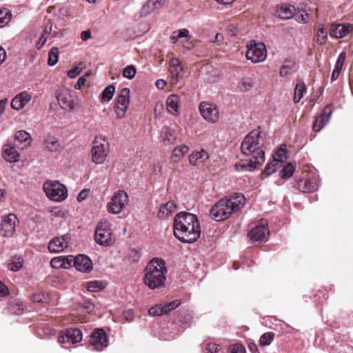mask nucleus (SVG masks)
I'll use <instances>...</instances> for the list:
<instances>
[{"label":"nucleus","instance_id":"obj_1","mask_svg":"<svg viewBox=\"0 0 353 353\" xmlns=\"http://www.w3.org/2000/svg\"><path fill=\"white\" fill-rule=\"evenodd\" d=\"M264 145V139L261 132L253 130L250 132L241 143V150L243 154L251 156L245 163L235 164L236 171H253L265 161V152L261 149Z\"/></svg>","mask_w":353,"mask_h":353},{"label":"nucleus","instance_id":"obj_2","mask_svg":"<svg viewBox=\"0 0 353 353\" xmlns=\"http://www.w3.org/2000/svg\"><path fill=\"white\" fill-rule=\"evenodd\" d=\"M174 234L183 243H193L201 235V227L197 216L187 212L178 213L174 219Z\"/></svg>","mask_w":353,"mask_h":353},{"label":"nucleus","instance_id":"obj_3","mask_svg":"<svg viewBox=\"0 0 353 353\" xmlns=\"http://www.w3.org/2000/svg\"><path fill=\"white\" fill-rule=\"evenodd\" d=\"M245 203L243 194H238L230 198L220 199L210 210L211 218L216 221H224L237 212Z\"/></svg>","mask_w":353,"mask_h":353},{"label":"nucleus","instance_id":"obj_4","mask_svg":"<svg viewBox=\"0 0 353 353\" xmlns=\"http://www.w3.org/2000/svg\"><path fill=\"white\" fill-rule=\"evenodd\" d=\"M167 268L162 259L154 258L144 270V283L150 289L160 288L165 285Z\"/></svg>","mask_w":353,"mask_h":353},{"label":"nucleus","instance_id":"obj_5","mask_svg":"<svg viewBox=\"0 0 353 353\" xmlns=\"http://www.w3.org/2000/svg\"><path fill=\"white\" fill-rule=\"evenodd\" d=\"M110 223L105 220H101L95 230V240L101 245L108 246L114 243V239L112 236V230Z\"/></svg>","mask_w":353,"mask_h":353},{"label":"nucleus","instance_id":"obj_6","mask_svg":"<svg viewBox=\"0 0 353 353\" xmlns=\"http://www.w3.org/2000/svg\"><path fill=\"white\" fill-rule=\"evenodd\" d=\"M43 190L46 196L54 201H61L66 199L68 190L65 185L58 181L46 182Z\"/></svg>","mask_w":353,"mask_h":353},{"label":"nucleus","instance_id":"obj_7","mask_svg":"<svg viewBox=\"0 0 353 353\" xmlns=\"http://www.w3.org/2000/svg\"><path fill=\"white\" fill-rule=\"evenodd\" d=\"M128 202V194L122 190H118L112 196L107 205L108 211L112 214L120 213Z\"/></svg>","mask_w":353,"mask_h":353},{"label":"nucleus","instance_id":"obj_8","mask_svg":"<svg viewBox=\"0 0 353 353\" xmlns=\"http://www.w3.org/2000/svg\"><path fill=\"white\" fill-rule=\"evenodd\" d=\"M247 47L246 58L253 63H259L266 59L267 51L263 43H256L254 41H252Z\"/></svg>","mask_w":353,"mask_h":353},{"label":"nucleus","instance_id":"obj_9","mask_svg":"<svg viewBox=\"0 0 353 353\" xmlns=\"http://www.w3.org/2000/svg\"><path fill=\"white\" fill-rule=\"evenodd\" d=\"M19 220L14 214H9L6 216H1L0 223V236L3 237H11L13 236L17 223Z\"/></svg>","mask_w":353,"mask_h":353},{"label":"nucleus","instance_id":"obj_10","mask_svg":"<svg viewBox=\"0 0 353 353\" xmlns=\"http://www.w3.org/2000/svg\"><path fill=\"white\" fill-rule=\"evenodd\" d=\"M108 152V143L105 140H103V142H101L96 139L93 142L92 149V161L97 164L102 163L105 161Z\"/></svg>","mask_w":353,"mask_h":353},{"label":"nucleus","instance_id":"obj_11","mask_svg":"<svg viewBox=\"0 0 353 353\" xmlns=\"http://www.w3.org/2000/svg\"><path fill=\"white\" fill-rule=\"evenodd\" d=\"M130 89L128 88H123L118 95L116 101L114 112L118 118L124 117L126 110L130 104Z\"/></svg>","mask_w":353,"mask_h":353},{"label":"nucleus","instance_id":"obj_12","mask_svg":"<svg viewBox=\"0 0 353 353\" xmlns=\"http://www.w3.org/2000/svg\"><path fill=\"white\" fill-rule=\"evenodd\" d=\"M199 110L201 116L206 121L212 123L218 121L219 111L215 105L202 102L199 105Z\"/></svg>","mask_w":353,"mask_h":353},{"label":"nucleus","instance_id":"obj_13","mask_svg":"<svg viewBox=\"0 0 353 353\" xmlns=\"http://www.w3.org/2000/svg\"><path fill=\"white\" fill-rule=\"evenodd\" d=\"M90 344L94 350L101 351L108 345L105 332L102 328L95 329L91 334Z\"/></svg>","mask_w":353,"mask_h":353},{"label":"nucleus","instance_id":"obj_14","mask_svg":"<svg viewBox=\"0 0 353 353\" xmlns=\"http://www.w3.org/2000/svg\"><path fill=\"white\" fill-rule=\"evenodd\" d=\"M333 107L332 105H326L322 110L321 113L315 119L313 123V130L315 132H320L321 129L328 123L330 118L333 112Z\"/></svg>","mask_w":353,"mask_h":353},{"label":"nucleus","instance_id":"obj_15","mask_svg":"<svg viewBox=\"0 0 353 353\" xmlns=\"http://www.w3.org/2000/svg\"><path fill=\"white\" fill-rule=\"evenodd\" d=\"M184 68L181 61L177 58H172L170 61V73L171 75V83L176 85L183 77Z\"/></svg>","mask_w":353,"mask_h":353},{"label":"nucleus","instance_id":"obj_16","mask_svg":"<svg viewBox=\"0 0 353 353\" xmlns=\"http://www.w3.org/2000/svg\"><path fill=\"white\" fill-rule=\"evenodd\" d=\"M70 259L73 261V265L79 272H89L92 269V261L85 255L79 254Z\"/></svg>","mask_w":353,"mask_h":353},{"label":"nucleus","instance_id":"obj_17","mask_svg":"<svg viewBox=\"0 0 353 353\" xmlns=\"http://www.w3.org/2000/svg\"><path fill=\"white\" fill-rule=\"evenodd\" d=\"M56 98L62 109H73V103L69 90L59 88L56 92Z\"/></svg>","mask_w":353,"mask_h":353},{"label":"nucleus","instance_id":"obj_18","mask_svg":"<svg viewBox=\"0 0 353 353\" xmlns=\"http://www.w3.org/2000/svg\"><path fill=\"white\" fill-rule=\"evenodd\" d=\"M269 235V230L265 225H256L248 233V236L254 241L265 242Z\"/></svg>","mask_w":353,"mask_h":353},{"label":"nucleus","instance_id":"obj_19","mask_svg":"<svg viewBox=\"0 0 353 353\" xmlns=\"http://www.w3.org/2000/svg\"><path fill=\"white\" fill-rule=\"evenodd\" d=\"M352 31L353 25L350 23H339L332 26L330 34L332 37L343 38L347 36Z\"/></svg>","mask_w":353,"mask_h":353},{"label":"nucleus","instance_id":"obj_20","mask_svg":"<svg viewBox=\"0 0 353 353\" xmlns=\"http://www.w3.org/2000/svg\"><path fill=\"white\" fill-rule=\"evenodd\" d=\"M68 240L69 237L67 235L54 238L48 244V250L51 252H62L68 247Z\"/></svg>","mask_w":353,"mask_h":353},{"label":"nucleus","instance_id":"obj_21","mask_svg":"<svg viewBox=\"0 0 353 353\" xmlns=\"http://www.w3.org/2000/svg\"><path fill=\"white\" fill-rule=\"evenodd\" d=\"M30 99L31 97L28 92H21L12 100L11 107L16 110H19L30 101Z\"/></svg>","mask_w":353,"mask_h":353},{"label":"nucleus","instance_id":"obj_22","mask_svg":"<svg viewBox=\"0 0 353 353\" xmlns=\"http://www.w3.org/2000/svg\"><path fill=\"white\" fill-rule=\"evenodd\" d=\"M3 157L8 162H17L19 161V153L14 146L11 144H5L3 147Z\"/></svg>","mask_w":353,"mask_h":353},{"label":"nucleus","instance_id":"obj_23","mask_svg":"<svg viewBox=\"0 0 353 353\" xmlns=\"http://www.w3.org/2000/svg\"><path fill=\"white\" fill-rule=\"evenodd\" d=\"M161 141L166 145L173 144L176 139V132L168 126H164L161 129Z\"/></svg>","mask_w":353,"mask_h":353},{"label":"nucleus","instance_id":"obj_24","mask_svg":"<svg viewBox=\"0 0 353 353\" xmlns=\"http://www.w3.org/2000/svg\"><path fill=\"white\" fill-rule=\"evenodd\" d=\"M160 2L158 0H148L144 3L139 11L140 17H147L152 14L157 8Z\"/></svg>","mask_w":353,"mask_h":353},{"label":"nucleus","instance_id":"obj_25","mask_svg":"<svg viewBox=\"0 0 353 353\" xmlns=\"http://www.w3.org/2000/svg\"><path fill=\"white\" fill-rule=\"evenodd\" d=\"M175 208L176 205L172 201L161 205L159 210L158 217L161 219L168 218L172 212H174Z\"/></svg>","mask_w":353,"mask_h":353},{"label":"nucleus","instance_id":"obj_26","mask_svg":"<svg viewBox=\"0 0 353 353\" xmlns=\"http://www.w3.org/2000/svg\"><path fill=\"white\" fill-rule=\"evenodd\" d=\"M208 158V153L205 150H201V151L192 152L189 157V161L190 164L196 165L205 161Z\"/></svg>","mask_w":353,"mask_h":353},{"label":"nucleus","instance_id":"obj_27","mask_svg":"<svg viewBox=\"0 0 353 353\" xmlns=\"http://www.w3.org/2000/svg\"><path fill=\"white\" fill-rule=\"evenodd\" d=\"M295 8L290 4H283L278 10V15L283 19H291L295 13Z\"/></svg>","mask_w":353,"mask_h":353},{"label":"nucleus","instance_id":"obj_28","mask_svg":"<svg viewBox=\"0 0 353 353\" xmlns=\"http://www.w3.org/2000/svg\"><path fill=\"white\" fill-rule=\"evenodd\" d=\"M179 97L176 94H171L166 100V106L168 112L175 115L178 113Z\"/></svg>","mask_w":353,"mask_h":353},{"label":"nucleus","instance_id":"obj_29","mask_svg":"<svg viewBox=\"0 0 353 353\" xmlns=\"http://www.w3.org/2000/svg\"><path fill=\"white\" fill-rule=\"evenodd\" d=\"M295 68V61L293 59H286L281 68L280 75L281 77H287L292 74Z\"/></svg>","mask_w":353,"mask_h":353},{"label":"nucleus","instance_id":"obj_30","mask_svg":"<svg viewBox=\"0 0 353 353\" xmlns=\"http://www.w3.org/2000/svg\"><path fill=\"white\" fill-rule=\"evenodd\" d=\"M189 150V148L185 145H181L176 147L172 151V155L171 157L172 161L177 162L179 159L183 157Z\"/></svg>","mask_w":353,"mask_h":353},{"label":"nucleus","instance_id":"obj_31","mask_svg":"<svg viewBox=\"0 0 353 353\" xmlns=\"http://www.w3.org/2000/svg\"><path fill=\"white\" fill-rule=\"evenodd\" d=\"M68 336L72 343L80 342L83 337L81 331L78 328L68 329Z\"/></svg>","mask_w":353,"mask_h":353},{"label":"nucleus","instance_id":"obj_32","mask_svg":"<svg viewBox=\"0 0 353 353\" xmlns=\"http://www.w3.org/2000/svg\"><path fill=\"white\" fill-rule=\"evenodd\" d=\"M115 92V87L113 85H109L107 86L101 93V102L110 101Z\"/></svg>","mask_w":353,"mask_h":353},{"label":"nucleus","instance_id":"obj_33","mask_svg":"<svg viewBox=\"0 0 353 353\" xmlns=\"http://www.w3.org/2000/svg\"><path fill=\"white\" fill-rule=\"evenodd\" d=\"M296 168V164L294 163H288L286 165L283 167V168L280 172V176L283 179H288L290 177Z\"/></svg>","mask_w":353,"mask_h":353},{"label":"nucleus","instance_id":"obj_34","mask_svg":"<svg viewBox=\"0 0 353 353\" xmlns=\"http://www.w3.org/2000/svg\"><path fill=\"white\" fill-rule=\"evenodd\" d=\"M280 165L276 163V161H272L270 163L268 164L263 172L261 173V178L265 179L270 176L272 173L275 172L276 168L279 167Z\"/></svg>","mask_w":353,"mask_h":353},{"label":"nucleus","instance_id":"obj_35","mask_svg":"<svg viewBox=\"0 0 353 353\" xmlns=\"http://www.w3.org/2000/svg\"><path fill=\"white\" fill-rule=\"evenodd\" d=\"M15 141L28 145L30 143V135L25 130H19L15 134Z\"/></svg>","mask_w":353,"mask_h":353},{"label":"nucleus","instance_id":"obj_36","mask_svg":"<svg viewBox=\"0 0 353 353\" xmlns=\"http://www.w3.org/2000/svg\"><path fill=\"white\" fill-rule=\"evenodd\" d=\"M305 86L303 83H297L294 88V102L295 103L300 101L302 99L304 92H305Z\"/></svg>","mask_w":353,"mask_h":353},{"label":"nucleus","instance_id":"obj_37","mask_svg":"<svg viewBox=\"0 0 353 353\" xmlns=\"http://www.w3.org/2000/svg\"><path fill=\"white\" fill-rule=\"evenodd\" d=\"M254 86L252 80L250 78H243L239 83V87L241 91L248 92Z\"/></svg>","mask_w":353,"mask_h":353},{"label":"nucleus","instance_id":"obj_38","mask_svg":"<svg viewBox=\"0 0 353 353\" xmlns=\"http://www.w3.org/2000/svg\"><path fill=\"white\" fill-rule=\"evenodd\" d=\"M59 59V49L57 47H53L48 53V63L50 65H55Z\"/></svg>","mask_w":353,"mask_h":353},{"label":"nucleus","instance_id":"obj_39","mask_svg":"<svg viewBox=\"0 0 353 353\" xmlns=\"http://www.w3.org/2000/svg\"><path fill=\"white\" fill-rule=\"evenodd\" d=\"M23 263L22 258H14L8 264L9 269L13 272L19 271L23 267Z\"/></svg>","mask_w":353,"mask_h":353},{"label":"nucleus","instance_id":"obj_40","mask_svg":"<svg viewBox=\"0 0 353 353\" xmlns=\"http://www.w3.org/2000/svg\"><path fill=\"white\" fill-rule=\"evenodd\" d=\"M11 17V13L7 9H0V28L7 24Z\"/></svg>","mask_w":353,"mask_h":353},{"label":"nucleus","instance_id":"obj_41","mask_svg":"<svg viewBox=\"0 0 353 353\" xmlns=\"http://www.w3.org/2000/svg\"><path fill=\"white\" fill-rule=\"evenodd\" d=\"M327 40V32L323 25H320L317 31V42L321 45L325 43Z\"/></svg>","mask_w":353,"mask_h":353},{"label":"nucleus","instance_id":"obj_42","mask_svg":"<svg viewBox=\"0 0 353 353\" xmlns=\"http://www.w3.org/2000/svg\"><path fill=\"white\" fill-rule=\"evenodd\" d=\"M286 159V149L285 148H279L276 152L275 154L273 157V161H276L279 165H281V163Z\"/></svg>","mask_w":353,"mask_h":353},{"label":"nucleus","instance_id":"obj_43","mask_svg":"<svg viewBox=\"0 0 353 353\" xmlns=\"http://www.w3.org/2000/svg\"><path fill=\"white\" fill-rule=\"evenodd\" d=\"M274 336V334L272 332H266L263 334L259 340V343L262 346L268 345L271 343Z\"/></svg>","mask_w":353,"mask_h":353},{"label":"nucleus","instance_id":"obj_44","mask_svg":"<svg viewBox=\"0 0 353 353\" xmlns=\"http://www.w3.org/2000/svg\"><path fill=\"white\" fill-rule=\"evenodd\" d=\"M88 290L90 292H98L104 288L103 284L100 281H90L87 285Z\"/></svg>","mask_w":353,"mask_h":353},{"label":"nucleus","instance_id":"obj_45","mask_svg":"<svg viewBox=\"0 0 353 353\" xmlns=\"http://www.w3.org/2000/svg\"><path fill=\"white\" fill-rule=\"evenodd\" d=\"M136 68L132 65H128L123 70V76L125 78L132 79L136 74Z\"/></svg>","mask_w":353,"mask_h":353},{"label":"nucleus","instance_id":"obj_46","mask_svg":"<svg viewBox=\"0 0 353 353\" xmlns=\"http://www.w3.org/2000/svg\"><path fill=\"white\" fill-rule=\"evenodd\" d=\"M148 314L152 316H159L164 314L162 304L157 305L150 307L148 310Z\"/></svg>","mask_w":353,"mask_h":353},{"label":"nucleus","instance_id":"obj_47","mask_svg":"<svg viewBox=\"0 0 353 353\" xmlns=\"http://www.w3.org/2000/svg\"><path fill=\"white\" fill-rule=\"evenodd\" d=\"M46 146L50 151H56L58 149L59 144L57 141L48 139L46 141Z\"/></svg>","mask_w":353,"mask_h":353},{"label":"nucleus","instance_id":"obj_48","mask_svg":"<svg viewBox=\"0 0 353 353\" xmlns=\"http://www.w3.org/2000/svg\"><path fill=\"white\" fill-rule=\"evenodd\" d=\"M128 258L132 262H137L141 259V254L138 250L133 249L130 251Z\"/></svg>","mask_w":353,"mask_h":353},{"label":"nucleus","instance_id":"obj_49","mask_svg":"<svg viewBox=\"0 0 353 353\" xmlns=\"http://www.w3.org/2000/svg\"><path fill=\"white\" fill-rule=\"evenodd\" d=\"M62 256L53 258L50 261L51 267L55 269L63 268Z\"/></svg>","mask_w":353,"mask_h":353},{"label":"nucleus","instance_id":"obj_50","mask_svg":"<svg viewBox=\"0 0 353 353\" xmlns=\"http://www.w3.org/2000/svg\"><path fill=\"white\" fill-rule=\"evenodd\" d=\"M230 353H245V349L241 345L234 344L230 347Z\"/></svg>","mask_w":353,"mask_h":353},{"label":"nucleus","instance_id":"obj_51","mask_svg":"<svg viewBox=\"0 0 353 353\" xmlns=\"http://www.w3.org/2000/svg\"><path fill=\"white\" fill-rule=\"evenodd\" d=\"M89 76L88 74H85L81 77H80L77 81V83L75 84L74 88L76 89H81L83 85H85L87 77Z\"/></svg>","mask_w":353,"mask_h":353},{"label":"nucleus","instance_id":"obj_52","mask_svg":"<svg viewBox=\"0 0 353 353\" xmlns=\"http://www.w3.org/2000/svg\"><path fill=\"white\" fill-rule=\"evenodd\" d=\"M343 67L335 65L334 69L332 73L331 81H334L339 77Z\"/></svg>","mask_w":353,"mask_h":353},{"label":"nucleus","instance_id":"obj_53","mask_svg":"<svg viewBox=\"0 0 353 353\" xmlns=\"http://www.w3.org/2000/svg\"><path fill=\"white\" fill-rule=\"evenodd\" d=\"M70 257H73L72 256H62L63 259V268L68 269L70 268L73 265V261H70Z\"/></svg>","mask_w":353,"mask_h":353},{"label":"nucleus","instance_id":"obj_54","mask_svg":"<svg viewBox=\"0 0 353 353\" xmlns=\"http://www.w3.org/2000/svg\"><path fill=\"white\" fill-rule=\"evenodd\" d=\"M81 70L79 67L75 66L68 72V77L71 79L74 78L81 72Z\"/></svg>","mask_w":353,"mask_h":353},{"label":"nucleus","instance_id":"obj_55","mask_svg":"<svg viewBox=\"0 0 353 353\" xmlns=\"http://www.w3.org/2000/svg\"><path fill=\"white\" fill-rule=\"evenodd\" d=\"M346 54L345 52H341L336 60V65H339L341 67L343 66L345 60Z\"/></svg>","mask_w":353,"mask_h":353},{"label":"nucleus","instance_id":"obj_56","mask_svg":"<svg viewBox=\"0 0 353 353\" xmlns=\"http://www.w3.org/2000/svg\"><path fill=\"white\" fill-rule=\"evenodd\" d=\"M219 348V345H216V343H208L206 347V350L210 353L217 352Z\"/></svg>","mask_w":353,"mask_h":353},{"label":"nucleus","instance_id":"obj_57","mask_svg":"<svg viewBox=\"0 0 353 353\" xmlns=\"http://www.w3.org/2000/svg\"><path fill=\"white\" fill-rule=\"evenodd\" d=\"M89 192H90V190H83L82 191H81L79 192V194H78L77 196V200L79 201H83L84 199H85V198L88 196L89 194Z\"/></svg>","mask_w":353,"mask_h":353},{"label":"nucleus","instance_id":"obj_58","mask_svg":"<svg viewBox=\"0 0 353 353\" xmlns=\"http://www.w3.org/2000/svg\"><path fill=\"white\" fill-rule=\"evenodd\" d=\"M32 301L34 302L40 303L46 300L45 296L42 294H35L32 295Z\"/></svg>","mask_w":353,"mask_h":353},{"label":"nucleus","instance_id":"obj_59","mask_svg":"<svg viewBox=\"0 0 353 353\" xmlns=\"http://www.w3.org/2000/svg\"><path fill=\"white\" fill-rule=\"evenodd\" d=\"M305 186H308L305 190V192H314L316 190L315 184L309 180L305 181Z\"/></svg>","mask_w":353,"mask_h":353},{"label":"nucleus","instance_id":"obj_60","mask_svg":"<svg viewBox=\"0 0 353 353\" xmlns=\"http://www.w3.org/2000/svg\"><path fill=\"white\" fill-rule=\"evenodd\" d=\"M8 289L0 281V296H5L8 294Z\"/></svg>","mask_w":353,"mask_h":353},{"label":"nucleus","instance_id":"obj_61","mask_svg":"<svg viewBox=\"0 0 353 353\" xmlns=\"http://www.w3.org/2000/svg\"><path fill=\"white\" fill-rule=\"evenodd\" d=\"M69 337L68 336V330H65V332L63 334H61L59 336V342L61 343H65L69 342Z\"/></svg>","mask_w":353,"mask_h":353},{"label":"nucleus","instance_id":"obj_62","mask_svg":"<svg viewBox=\"0 0 353 353\" xmlns=\"http://www.w3.org/2000/svg\"><path fill=\"white\" fill-rule=\"evenodd\" d=\"M178 34V37L180 38L189 37V31L188 29L183 28L176 31Z\"/></svg>","mask_w":353,"mask_h":353},{"label":"nucleus","instance_id":"obj_63","mask_svg":"<svg viewBox=\"0 0 353 353\" xmlns=\"http://www.w3.org/2000/svg\"><path fill=\"white\" fill-rule=\"evenodd\" d=\"M167 304L168 305V307H170L171 308V310H173L180 305L181 301L179 299H176V300L172 301Z\"/></svg>","mask_w":353,"mask_h":353},{"label":"nucleus","instance_id":"obj_64","mask_svg":"<svg viewBox=\"0 0 353 353\" xmlns=\"http://www.w3.org/2000/svg\"><path fill=\"white\" fill-rule=\"evenodd\" d=\"M81 38L83 41H86L91 38V32L90 30H84L81 34Z\"/></svg>","mask_w":353,"mask_h":353}]
</instances>
